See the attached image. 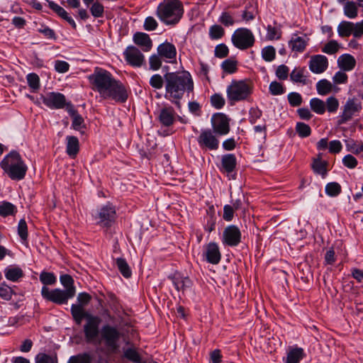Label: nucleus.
Masks as SVG:
<instances>
[{
	"label": "nucleus",
	"instance_id": "nucleus-1",
	"mask_svg": "<svg viewBox=\"0 0 363 363\" xmlns=\"http://www.w3.org/2000/svg\"><path fill=\"white\" fill-rule=\"evenodd\" d=\"M84 319L86 320V322L83 325V333L87 343L97 342L99 344L104 342L108 352L116 353L118 350L121 333L116 327L105 324L100 330L101 318L99 315L91 313L76 318L73 320L79 325Z\"/></svg>",
	"mask_w": 363,
	"mask_h": 363
},
{
	"label": "nucleus",
	"instance_id": "nucleus-2",
	"mask_svg": "<svg viewBox=\"0 0 363 363\" xmlns=\"http://www.w3.org/2000/svg\"><path fill=\"white\" fill-rule=\"evenodd\" d=\"M166 79L165 92L164 97L167 101L180 109L181 100L185 94L189 95L194 91V85L191 74L188 71L167 72L164 74Z\"/></svg>",
	"mask_w": 363,
	"mask_h": 363
},
{
	"label": "nucleus",
	"instance_id": "nucleus-3",
	"mask_svg": "<svg viewBox=\"0 0 363 363\" xmlns=\"http://www.w3.org/2000/svg\"><path fill=\"white\" fill-rule=\"evenodd\" d=\"M61 284L65 287V290L60 289H50L47 286H43L41 289L42 297L57 305H63L67 303L69 299L73 298L76 294V288L74 285V279L69 274H62L60 277Z\"/></svg>",
	"mask_w": 363,
	"mask_h": 363
},
{
	"label": "nucleus",
	"instance_id": "nucleus-4",
	"mask_svg": "<svg viewBox=\"0 0 363 363\" xmlns=\"http://www.w3.org/2000/svg\"><path fill=\"white\" fill-rule=\"evenodd\" d=\"M4 173L13 181L23 180L28 172V166L21 154L15 150H11L0 162Z\"/></svg>",
	"mask_w": 363,
	"mask_h": 363
},
{
	"label": "nucleus",
	"instance_id": "nucleus-5",
	"mask_svg": "<svg viewBox=\"0 0 363 363\" xmlns=\"http://www.w3.org/2000/svg\"><path fill=\"white\" fill-rule=\"evenodd\" d=\"M157 16L166 25L174 26L184 14V6L179 0H164L157 8Z\"/></svg>",
	"mask_w": 363,
	"mask_h": 363
},
{
	"label": "nucleus",
	"instance_id": "nucleus-6",
	"mask_svg": "<svg viewBox=\"0 0 363 363\" xmlns=\"http://www.w3.org/2000/svg\"><path fill=\"white\" fill-rule=\"evenodd\" d=\"M254 85L249 79H233L226 89L227 98L231 105L235 102L248 100L253 93Z\"/></svg>",
	"mask_w": 363,
	"mask_h": 363
},
{
	"label": "nucleus",
	"instance_id": "nucleus-7",
	"mask_svg": "<svg viewBox=\"0 0 363 363\" xmlns=\"http://www.w3.org/2000/svg\"><path fill=\"white\" fill-rule=\"evenodd\" d=\"M94 91H97L101 97L111 85L115 78L108 71L96 67L94 73L88 77Z\"/></svg>",
	"mask_w": 363,
	"mask_h": 363
},
{
	"label": "nucleus",
	"instance_id": "nucleus-8",
	"mask_svg": "<svg viewBox=\"0 0 363 363\" xmlns=\"http://www.w3.org/2000/svg\"><path fill=\"white\" fill-rule=\"evenodd\" d=\"M93 216L97 225L108 229L115 223L117 218L116 207L111 203L108 202L99 208Z\"/></svg>",
	"mask_w": 363,
	"mask_h": 363
},
{
	"label": "nucleus",
	"instance_id": "nucleus-9",
	"mask_svg": "<svg viewBox=\"0 0 363 363\" xmlns=\"http://www.w3.org/2000/svg\"><path fill=\"white\" fill-rule=\"evenodd\" d=\"M233 45L240 50H247L254 46L255 38L251 30L247 28L236 29L231 36Z\"/></svg>",
	"mask_w": 363,
	"mask_h": 363
},
{
	"label": "nucleus",
	"instance_id": "nucleus-10",
	"mask_svg": "<svg viewBox=\"0 0 363 363\" xmlns=\"http://www.w3.org/2000/svg\"><path fill=\"white\" fill-rule=\"evenodd\" d=\"M128 96V89L120 80L115 79L101 98L113 100L118 104H124L127 101Z\"/></svg>",
	"mask_w": 363,
	"mask_h": 363
},
{
	"label": "nucleus",
	"instance_id": "nucleus-11",
	"mask_svg": "<svg viewBox=\"0 0 363 363\" xmlns=\"http://www.w3.org/2000/svg\"><path fill=\"white\" fill-rule=\"evenodd\" d=\"M200 149L203 151H215L219 147V140L210 128L201 129L196 138Z\"/></svg>",
	"mask_w": 363,
	"mask_h": 363
},
{
	"label": "nucleus",
	"instance_id": "nucleus-12",
	"mask_svg": "<svg viewBox=\"0 0 363 363\" xmlns=\"http://www.w3.org/2000/svg\"><path fill=\"white\" fill-rule=\"evenodd\" d=\"M44 105L51 109H67L68 102L66 101L65 96L60 92H48L40 97Z\"/></svg>",
	"mask_w": 363,
	"mask_h": 363
},
{
	"label": "nucleus",
	"instance_id": "nucleus-13",
	"mask_svg": "<svg viewBox=\"0 0 363 363\" xmlns=\"http://www.w3.org/2000/svg\"><path fill=\"white\" fill-rule=\"evenodd\" d=\"M126 63L133 67H141L145 64L144 55L133 45L128 46L123 52Z\"/></svg>",
	"mask_w": 363,
	"mask_h": 363
},
{
	"label": "nucleus",
	"instance_id": "nucleus-14",
	"mask_svg": "<svg viewBox=\"0 0 363 363\" xmlns=\"http://www.w3.org/2000/svg\"><path fill=\"white\" fill-rule=\"evenodd\" d=\"M362 108L360 102H357L355 99H349L343 106V111L337 121V125L346 123L350 121L353 116L358 113Z\"/></svg>",
	"mask_w": 363,
	"mask_h": 363
},
{
	"label": "nucleus",
	"instance_id": "nucleus-15",
	"mask_svg": "<svg viewBox=\"0 0 363 363\" xmlns=\"http://www.w3.org/2000/svg\"><path fill=\"white\" fill-rule=\"evenodd\" d=\"M241 238L240 228L237 225H230L223 230L222 242L225 245L236 247L241 242Z\"/></svg>",
	"mask_w": 363,
	"mask_h": 363
},
{
	"label": "nucleus",
	"instance_id": "nucleus-16",
	"mask_svg": "<svg viewBox=\"0 0 363 363\" xmlns=\"http://www.w3.org/2000/svg\"><path fill=\"white\" fill-rule=\"evenodd\" d=\"M212 130L218 135H225L230 132L229 118L225 113H217L211 118Z\"/></svg>",
	"mask_w": 363,
	"mask_h": 363
},
{
	"label": "nucleus",
	"instance_id": "nucleus-17",
	"mask_svg": "<svg viewBox=\"0 0 363 363\" xmlns=\"http://www.w3.org/2000/svg\"><path fill=\"white\" fill-rule=\"evenodd\" d=\"M91 300V296L86 292H81L77 296L78 303L71 306L70 312L72 319L90 313L84 308Z\"/></svg>",
	"mask_w": 363,
	"mask_h": 363
},
{
	"label": "nucleus",
	"instance_id": "nucleus-18",
	"mask_svg": "<svg viewBox=\"0 0 363 363\" xmlns=\"http://www.w3.org/2000/svg\"><path fill=\"white\" fill-rule=\"evenodd\" d=\"M203 257L211 264H218L221 260V252L218 245L215 242H210L203 246Z\"/></svg>",
	"mask_w": 363,
	"mask_h": 363
},
{
	"label": "nucleus",
	"instance_id": "nucleus-19",
	"mask_svg": "<svg viewBox=\"0 0 363 363\" xmlns=\"http://www.w3.org/2000/svg\"><path fill=\"white\" fill-rule=\"evenodd\" d=\"M157 54L167 62H174L177 57V49L174 44L165 41L157 47Z\"/></svg>",
	"mask_w": 363,
	"mask_h": 363
},
{
	"label": "nucleus",
	"instance_id": "nucleus-20",
	"mask_svg": "<svg viewBox=\"0 0 363 363\" xmlns=\"http://www.w3.org/2000/svg\"><path fill=\"white\" fill-rule=\"evenodd\" d=\"M310 70L315 74L324 72L328 67V60L325 55H315L311 57L308 63Z\"/></svg>",
	"mask_w": 363,
	"mask_h": 363
},
{
	"label": "nucleus",
	"instance_id": "nucleus-21",
	"mask_svg": "<svg viewBox=\"0 0 363 363\" xmlns=\"http://www.w3.org/2000/svg\"><path fill=\"white\" fill-rule=\"evenodd\" d=\"M158 121L162 126L169 127L176 121V112L171 106H164L160 111Z\"/></svg>",
	"mask_w": 363,
	"mask_h": 363
},
{
	"label": "nucleus",
	"instance_id": "nucleus-22",
	"mask_svg": "<svg viewBox=\"0 0 363 363\" xmlns=\"http://www.w3.org/2000/svg\"><path fill=\"white\" fill-rule=\"evenodd\" d=\"M133 40L144 52H148L152 49V41L149 35L145 33L136 32L133 35Z\"/></svg>",
	"mask_w": 363,
	"mask_h": 363
},
{
	"label": "nucleus",
	"instance_id": "nucleus-23",
	"mask_svg": "<svg viewBox=\"0 0 363 363\" xmlns=\"http://www.w3.org/2000/svg\"><path fill=\"white\" fill-rule=\"evenodd\" d=\"M67 111L72 118V127L75 130H80L81 128H85L84 125V120L83 117L75 109L71 101H68Z\"/></svg>",
	"mask_w": 363,
	"mask_h": 363
},
{
	"label": "nucleus",
	"instance_id": "nucleus-24",
	"mask_svg": "<svg viewBox=\"0 0 363 363\" xmlns=\"http://www.w3.org/2000/svg\"><path fill=\"white\" fill-rule=\"evenodd\" d=\"M172 281V283L175 289L179 291H185L186 289H190L192 286V281L189 277H183L180 274H175L172 277H169Z\"/></svg>",
	"mask_w": 363,
	"mask_h": 363
},
{
	"label": "nucleus",
	"instance_id": "nucleus-25",
	"mask_svg": "<svg viewBox=\"0 0 363 363\" xmlns=\"http://www.w3.org/2000/svg\"><path fill=\"white\" fill-rule=\"evenodd\" d=\"M48 2L49 8L58 16L66 21L74 30L77 28L75 21L62 7L52 1H48Z\"/></svg>",
	"mask_w": 363,
	"mask_h": 363
},
{
	"label": "nucleus",
	"instance_id": "nucleus-26",
	"mask_svg": "<svg viewBox=\"0 0 363 363\" xmlns=\"http://www.w3.org/2000/svg\"><path fill=\"white\" fill-rule=\"evenodd\" d=\"M237 158L234 154L229 153L222 156L221 169L223 172L231 174L235 172L237 167Z\"/></svg>",
	"mask_w": 363,
	"mask_h": 363
},
{
	"label": "nucleus",
	"instance_id": "nucleus-27",
	"mask_svg": "<svg viewBox=\"0 0 363 363\" xmlns=\"http://www.w3.org/2000/svg\"><path fill=\"white\" fill-rule=\"evenodd\" d=\"M4 276L9 281L13 282L18 281L24 277L23 269L17 265H9L4 269Z\"/></svg>",
	"mask_w": 363,
	"mask_h": 363
},
{
	"label": "nucleus",
	"instance_id": "nucleus-28",
	"mask_svg": "<svg viewBox=\"0 0 363 363\" xmlns=\"http://www.w3.org/2000/svg\"><path fill=\"white\" fill-rule=\"evenodd\" d=\"M328 162L323 160L321 154L318 155L317 158H314L311 164V168L314 173L320 174L323 178H325L328 173Z\"/></svg>",
	"mask_w": 363,
	"mask_h": 363
},
{
	"label": "nucleus",
	"instance_id": "nucleus-29",
	"mask_svg": "<svg viewBox=\"0 0 363 363\" xmlns=\"http://www.w3.org/2000/svg\"><path fill=\"white\" fill-rule=\"evenodd\" d=\"M338 66L342 70L349 72L352 70L356 66V60L350 54H343L337 60Z\"/></svg>",
	"mask_w": 363,
	"mask_h": 363
},
{
	"label": "nucleus",
	"instance_id": "nucleus-30",
	"mask_svg": "<svg viewBox=\"0 0 363 363\" xmlns=\"http://www.w3.org/2000/svg\"><path fill=\"white\" fill-rule=\"evenodd\" d=\"M66 152L71 157H75L79 151V143L76 136L68 135L66 138Z\"/></svg>",
	"mask_w": 363,
	"mask_h": 363
},
{
	"label": "nucleus",
	"instance_id": "nucleus-31",
	"mask_svg": "<svg viewBox=\"0 0 363 363\" xmlns=\"http://www.w3.org/2000/svg\"><path fill=\"white\" fill-rule=\"evenodd\" d=\"M308 41L302 37L291 38L289 46L293 52L301 53L305 51Z\"/></svg>",
	"mask_w": 363,
	"mask_h": 363
},
{
	"label": "nucleus",
	"instance_id": "nucleus-32",
	"mask_svg": "<svg viewBox=\"0 0 363 363\" xmlns=\"http://www.w3.org/2000/svg\"><path fill=\"white\" fill-rule=\"evenodd\" d=\"M304 357L303 349L296 347L289 351L285 363H299Z\"/></svg>",
	"mask_w": 363,
	"mask_h": 363
},
{
	"label": "nucleus",
	"instance_id": "nucleus-33",
	"mask_svg": "<svg viewBox=\"0 0 363 363\" xmlns=\"http://www.w3.org/2000/svg\"><path fill=\"white\" fill-rule=\"evenodd\" d=\"M305 67L294 68L290 74V79L295 83L308 84L307 76L305 74Z\"/></svg>",
	"mask_w": 363,
	"mask_h": 363
},
{
	"label": "nucleus",
	"instance_id": "nucleus-34",
	"mask_svg": "<svg viewBox=\"0 0 363 363\" xmlns=\"http://www.w3.org/2000/svg\"><path fill=\"white\" fill-rule=\"evenodd\" d=\"M354 23L351 21H342L337 26V33L340 37L347 38L353 35Z\"/></svg>",
	"mask_w": 363,
	"mask_h": 363
},
{
	"label": "nucleus",
	"instance_id": "nucleus-35",
	"mask_svg": "<svg viewBox=\"0 0 363 363\" xmlns=\"http://www.w3.org/2000/svg\"><path fill=\"white\" fill-rule=\"evenodd\" d=\"M17 208L11 202L4 201L0 203V216L3 218L9 216H15L17 213Z\"/></svg>",
	"mask_w": 363,
	"mask_h": 363
},
{
	"label": "nucleus",
	"instance_id": "nucleus-36",
	"mask_svg": "<svg viewBox=\"0 0 363 363\" xmlns=\"http://www.w3.org/2000/svg\"><path fill=\"white\" fill-rule=\"evenodd\" d=\"M116 264L118 271L123 277L128 279L132 276V271L125 259L118 257L116 259Z\"/></svg>",
	"mask_w": 363,
	"mask_h": 363
},
{
	"label": "nucleus",
	"instance_id": "nucleus-37",
	"mask_svg": "<svg viewBox=\"0 0 363 363\" xmlns=\"http://www.w3.org/2000/svg\"><path fill=\"white\" fill-rule=\"evenodd\" d=\"M35 363H58L57 354L55 352L51 354L40 352L35 356Z\"/></svg>",
	"mask_w": 363,
	"mask_h": 363
},
{
	"label": "nucleus",
	"instance_id": "nucleus-38",
	"mask_svg": "<svg viewBox=\"0 0 363 363\" xmlns=\"http://www.w3.org/2000/svg\"><path fill=\"white\" fill-rule=\"evenodd\" d=\"M344 14L350 18H355L358 15V5L352 1H347L344 5Z\"/></svg>",
	"mask_w": 363,
	"mask_h": 363
},
{
	"label": "nucleus",
	"instance_id": "nucleus-39",
	"mask_svg": "<svg viewBox=\"0 0 363 363\" xmlns=\"http://www.w3.org/2000/svg\"><path fill=\"white\" fill-rule=\"evenodd\" d=\"M16 293L5 281L0 284V298L4 301H9L11 300L12 296Z\"/></svg>",
	"mask_w": 363,
	"mask_h": 363
},
{
	"label": "nucleus",
	"instance_id": "nucleus-40",
	"mask_svg": "<svg viewBox=\"0 0 363 363\" xmlns=\"http://www.w3.org/2000/svg\"><path fill=\"white\" fill-rule=\"evenodd\" d=\"M310 106L311 110L317 114L323 115L325 112V104L318 98L311 99Z\"/></svg>",
	"mask_w": 363,
	"mask_h": 363
},
{
	"label": "nucleus",
	"instance_id": "nucleus-41",
	"mask_svg": "<svg viewBox=\"0 0 363 363\" xmlns=\"http://www.w3.org/2000/svg\"><path fill=\"white\" fill-rule=\"evenodd\" d=\"M17 233H18V235L20 237L21 240L23 243L28 242V225L24 218H22L19 220L18 227H17Z\"/></svg>",
	"mask_w": 363,
	"mask_h": 363
},
{
	"label": "nucleus",
	"instance_id": "nucleus-42",
	"mask_svg": "<svg viewBox=\"0 0 363 363\" xmlns=\"http://www.w3.org/2000/svg\"><path fill=\"white\" fill-rule=\"evenodd\" d=\"M295 130L298 135L301 138L309 137L312 132L311 127L303 122H297Z\"/></svg>",
	"mask_w": 363,
	"mask_h": 363
},
{
	"label": "nucleus",
	"instance_id": "nucleus-43",
	"mask_svg": "<svg viewBox=\"0 0 363 363\" xmlns=\"http://www.w3.org/2000/svg\"><path fill=\"white\" fill-rule=\"evenodd\" d=\"M316 89L320 95H327L332 90V84L327 79H321L317 82Z\"/></svg>",
	"mask_w": 363,
	"mask_h": 363
},
{
	"label": "nucleus",
	"instance_id": "nucleus-44",
	"mask_svg": "<svg viewBox=\"0 0 363 363\" xmlns=\"http://www.w3.org/2000/svg\"><path fill=\"white\" fill-rule=\"evenodd\" d=\"M342 191V187L337 182H329L325 186V193L328 196L335 197L338 196Z\"/></svg>",
	"mask_w": 363,
	"mask_h": 363
},
{
	"label": "nucleus",
	"instance_id": "nucleus-45",
	"mask_svg": "<svg viewBox=\"0 0 363 363\" xmlns=\"http://www.w3.org/2000/svg\"><path fill=\"white\" fill-rule=\"evenodd\" d=\"M39 279L40 282L44 284L43 286H46L47 285H54L57 281V278L54 273L45 271H43L40 274Z\"/></svg>",
	"mask_w": 363,
	"mask_h": 363
},
{
	"label": "nucleus",
	"instance_id": "nucleus-46",
	"mask_svg": "<svg viewBox=\"0 0 363 363\" xmlns=\"http://www.w3.org/2000/svg\"><path fill=\"white\" fill-rule=\"evenodd\" d=\"M150 85L155 89H161L163 87V86H166L165 77L164 76L162 77L159 74H153L150 77Z\"/></svg>",
	"mask_w": 363,
	"mask_h": 363
},
{
	"label": "nucleus",
	"instance_id": "nucleus-47",
	"mask_svg": "<svg viewBox=\"0 0 363 363\" xmlns=\"http://www.w3.org/2000/svg\"><path fill=\"white\" fill-rule=\"evenodd\" d=\"M238 62L231 59L224 60L221 64V68L227 74H233L238 70Z\"/></svg>",
	"mask_w": 363,
	"mask_h": 363
},
{
	"label": "nucleus",
	"instance_id": "nucleus-48",
	"mask_svg": "<svg viewBox=\"0 0 363 363\" xmlns=\"http://www.w3.org/2000/svg\"><path fill=\"white\" fill-rule=\"evenodd\" d=\"M26 79L28 86L33 91H36L40 89V77L36 73L32 72L27 74Z\"/></svg>",
	"mask_w": 363,
	"mask_h": 363
},
{
	"label": "nucleus",
	"instance_id": "nucleus-49",
	"mask_svg": "<svg viewBox=\"0 0 363 363\" xmlns=\"http://www.w3.org/2000/svg\"><path fill=\"white\" fill-rule=\"evenodd\" d=\"M225 35V30L220 25H213L209 28V37L211 40H218Z\"/></svg>",
	"mask_w": 363,
	"mask_h": 363
},
{
	"label": "nucleus",
	"instance_id": "nucleus-50",
	"mask_svg": "<svg viewBox=\"0 0 363 363\" xmlns=\"http://www.w3.org/2000/svg\"><path fill=\"white\" fill-rule=\"evenodd\" d=\"M123 356L133 363H141L142 359L138 352L134 348H128L124 351Z\"/></svg>",
	"mask_w": 363,
	"mask_h": 363
},
{
	"label": "nucleus",
	"instance_id": "nucleus-51",
	"mask_svg": "<svg viewBox=\"0 0 363 363\" xmlns=\"http://www.w3.org/2000/svg\"><path fill=\"white\" fill-rule=\"evenodd\" d=\"M281 26L279 28L268 25L267 27V38L269 40H279L281 38Z\"/></svg>",
	"mask_w": 363,
	"mask_h": 363
},
{
	"label": "nucleus",
	"instance_id": "nucleus-52",
	"mask_svg": "<svg viewBox=\"0 0 363 363\" xmlns=\"http://www.w3.org/2000/svg\"><path fill=\"white\" fill-rule=\"evenodd\" d=\"M345 145L347 150L354 155H359L360 152H363V144L359 145L357 144V141L353 139L346 140Z\"/></svg>",
	"mask_w": 363,
	"mask_h": 363
},
{
	"label": "nucleus",
	"instance_id": "nucleus-53",
	"mask_svg": "<svg viewBox=\"0 0 363 363\" xmlns=\"http://www.w3.org/2000/svg\"><path fill=\"white\" fill-rule=\"evenodd\" d=\"M269 91L272 95L278 96L284 94L286 89L281 83L273 81L269 84Z\"/></svg>",
	"mask_w": 363,
	"mask_h": 363
},
{
	"label": "nucleus",
	"instance_id": "nucleus-54",
	"mask_svg": "<svg viewBox=\"0 0 363 363\" xmlns=\"http://www.w3.org/2000/svg\"><path fill=\"white\" fill-rule=\"evenodd\" d=\"M340 48V45L335 40H330L328 41L322 48V52L328 55L335 54Z\"/></svg>",
	"mask_w": 363,
	"mask_h": 363
},
{
	"label": "nucleus",
	"instance_id": "nucleus-55",
	"mask_svg": "<svg viewBox=\"0 0 363 363\" xmlns=\"http://www.w3.org/2000/svg\"><path fill=\"white\" fill-rule=\"evenodd\" d=\"M218 22L225 27H230L235 24V21L234 17L229 12L223 11L218 18Z\"/></svg>",
	"mask_w": 363,
	"mask_h": 363
},
{
	"label": "nucleus",
	"instance_id": "nucleus-56",
	"mask_svg": "<svg viewBox=\"0 0 363 363\" xmlns=\"http://www.w3.org/2000/svg\"><path fill=\"white\" fill-rule=\"evenodd\" d=\"M262 57L266 62H272L275 59L276 50L272 45H268L262 50Z\"/></svg>",
	"mask_w": 363,
	"mask_h": 363
},
{
	"label": "nucleus",
	"instance_id": "nucleus-57",
	"mask_svg": "<svg viewBox=\"0 0 363 363\" xmlns=\"http://www.w3.org/2000/svg\"><path fill=\"white\" fill-rule=\"evenodd\" d=\"M90 12L94 18H101L104 13V6L101 3L96 1L91 4Z\"/></svg>",
	"mask_w": 363,
	"mask_h": 363
},
{
	"label": "nucleus",
	"instance_id": "nucleus-58",
	"mask_svg": "<svg viewBox=\"0 0 363 363\" xmlns=\"http://www.w3.org/2000/svg\"><path fill=\"white\" fill-rule=\"evenodd\" d=\"M38 32L43 35L47 39L56 40L57 38L55 30L45 25H42L40 28L38 29Z\"/></svg>",
	"mask_w": 363,
	"mask_h": 363
},
{
	"label": "nucleus",
	"instance_id": "nucleus-59",
	"mask_svg": "<svg viewBox=\"0 0 363 363\" xmlns=\"http://www.w3.org/2000/svg\"><path fill=\"white\" fill-rule=\"evenodd\" d=\"M217 218L213 216H207L204 217V223H203V228L205 231L208 233H211L215 230L216 226Z\"/></svg>",
	"mask_w": 363,
	"mask_h": 363
},
{
	"label": "nucleus",
	"instance_id": "nucleus-60",
	"mask_svg": "<svg viewBox=\"0 0 363 363\" xmlns=\"http://www.w3.org/2000/svg\"><path fill=\"white\" fill-rule=\"evenodd\" d=\"M289 104L292 107H297L301 105L303 103V99L301 95L297 92H291L288 94Z\"/></svg>",
	"mask_w": 363,
	"mask_h": 363
},
{
	"label": "nucleus",
	"instance_id": "nucleus-61",
	"mask_svg": "<svg viewBox=\"0 0 363 363\" xmlns=\"http://www.w3.org/2000/svg\"><path fill=\"white\" fill-rule=\"evenodd\" d=\"M325 104V111L329 113H335L339 107V101L335 96H330L327 99Z\"/></svg>",
	"mask_w": 363,
	"mask_h": 363
},
{
	"label": "nucleus",
	"instance_id": "nucleus-62",
	"mask_svg": "<svg viewBox=\"0 0 363 363\" xmlns=\"http://www.w3.org/2000/svg\"><path fill=\"white\" fill-rule=\"evenodd\" d=\"M211 104L216 109L222 108L225 104V99L220 94H214L211 96Z\"/></svg>",
	"mask_w": 363,
	"mask_h": 363
},
{
	"label": "nucleus",
	"instance_id": "nucleus-63",
	"mask_svg": "<svg viewBox=\"0 0 363 363\" xmlns=\"http://www.w3.org/2000/svg\"><path fill=\"white\" fill-rule=\"evenodd\" d=\"M229 54V49L228 46L224 43H220L216 46L214 50V55L218 58L226 57Z\"/></svg>",
	"mask_w": 363,
	"mask_h": 363
},
{
	"label": "nucleus",
	"instance_id": "nucleus-64",
	"mask_svg": "<svg viewBox=\"0 0 363 363\" xmlns=\"http://www.w3.org/2000/svg\"><path fill=\"white\" fill-rule=\"evenodd\" d=\"M262 116V111L257 106L252 107L249 111V122L255 124Z\"/></svg>",
	"mask_w": 363,
	"mask_h": 363
}]
</instances>
